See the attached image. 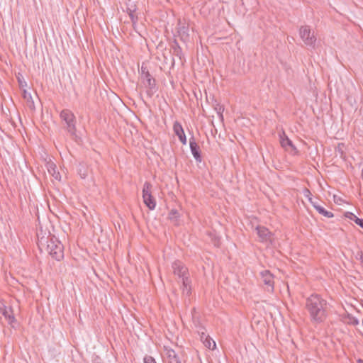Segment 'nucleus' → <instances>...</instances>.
<instances>
[{
  "mask_svg": "<svg viewBox=\"0 0 363 363\" xmlns=\"http://www.w3.org/2000/svg\"><path fill=\"white\" fill-rule=\"evenodd\" d=\"M306 309L309 313L312 323H322L328 316V303L318 294H312L306 298Z\"/></svg>",
  "mask_w": 363,
  "mask_h": 363,
  "instance_id": "f257e3e1",
  "label": "nucleus"
},
{
  "mask_svg": "<svg viewBox=\"0 0 363 363\" xmlns=\"http://www.w3.org/2000/svg\"><path fill=\"white\" fill-rule=\"evenodd\" d=\"M38 247L40 250L43 248L52 257V258L60 261L64 257V246L54 236L46 238H41L38 239Z\"/></svg>",
  "mask_w": 363,
  "mask_h": 363,
  "instance_id": "f03ea898",
  "label": "nucleus"
},
{
  "mask_svg": "<svg viewBox=\"0 0 363 363\" xmlns=\"http://www.w3.org/2000/svg\"><path fill=\"white\" fill-rule=\"evenodd\" d=\"M61 120L64 122V128L72 137H76V118L72 111L63 109L60 114Z\"/></svg>",
  "mask_w": 363,
  "mask_h": 363,
  "instance_id": "7ed1b4c3",
  "label": "nucleus"
},
{
  "mask_svg": "<svg viewBox=\"0 0 363 363\" xmlns=\"http://www.w3.org/2000/svg\"><path fill=\"white\" fill-rule=\"evenodd\" d=\"M152 184L145 182L143 188V199L144 203L150 210H154L156 206V201L152 195Z\"/></svg>",
  "mask_w": 363,
  "mask_h": 363,
  "instance_id": "20e7f679",
  "label": "nucleus"
},
{
  "mask_svg": "<svg viewBox=\"0 0 363 363\" xmlns=\"http://www.w3.org/2000/svg\"><path fill=\"white\" fill-rule=\"evenodd\" d=\"M299 35L305 45L314 48L316 38L314 33L311 32L309 26H301L299 30Z\"/></svg>",
  "mask_w": 363,
  "mask_h": 363,
  "instance_id": "39448f33",
  "label": "nucleus"
},
{
  "mask_svg": "<svg viewBox=\"0 0 363 363\" xmlns=\"http://www.w3.org/2000/svg\"><path fill=\"white\" fill-rule=\"evenodd\" d=\"M172 269L174 275L178 276L181 281L189 277V270L187 267L179 260H176L172 263Z\"/></svg>",
  "mask_w": 363,
  "mask_h": 363,
  "instance_id": "423d86ee",
  "label": "nucleus"
},
{
  "mask_svg": "<svg viewBox=\"0 0 363 363\" xmlns=\"http://www.w3.org/2000/svg\"><path fill=\"white\" fill-rule=\"evenodd\" d=\"M143 84L147 89L146 93L149 97H152L157 91L155 79L151 76L150 72L146 73V77H142Z\"/></svg>",
  "mask_w": 363,
  "mask_h": 363,
  "instance_id": "0eeeda50",
  "label": "nucleus"
},
{
  "mask_svg": "<svg viewBox=\"0 0 363 363\" xmlns=\"http://www.w3.org/2000/svg\"><path fill=\"white\" fill-rule=\"evenodd\" d=\"M261 279L267 286V290L273 292L274 289V276L269 270H264L260 272Z\"/></svg>",
  "mask_w": 363,
  "mask_h": 363,
  "instance_id": "6e6552de",
  "label": "nucleus"
},
{
  "mask_svg": "<svg viewBox=\"0 0 363 363\" xmlns=\"http://www.w3.org/2000/svg\"><path fill=\"white\" fill-rule=\"evenodd\" d=\"M257 234L262 242H272L273 234L265 227L258 225L256 227Z\"/></svg>",
  "mask_w": 363,
  "mask_h": 363,
  "instance_id": "1a4fd4ad",
  "label": "nucleus"
},
{
  "mask_svg": "<svg viewBox=\"0 0 363 363\" xmlns=\"http://www.w3.org/2000/svg\"><path fill=\"white\" fill-rule=\"evenodd\" d=\"M279 136L280 143L283 148L293 154L298 152L296 147L293 144L292 141L285 134L284 131H282V133L279 134Z\"/></svg>",
  "mask_w": 363,
  "mask_h": 363,
  "instance_id": "9d476101",
  "label": "nucleus"
},
{
  "mask_svg": "<svg viewBox=\"0 0 363 363\" xmlns=\"http://www.w3.org/2000/svg\"><path fill=\"white\" fill-rule=\"evenodd\" d=\"M173 130H174L175 135L178 136L180 142L183 145H186V138L184 134V129H183L182 125L178 121L174 122V123L173 125Z\"/></svg>",
  "mask_w": 363,
  "mask_h": 363,
  "instance_id": "9b49d317",
  "label": "nucleus"
},
{
  "mask_svg": "<svg viewBox=\"0 0 363 363\" xmlns=\"http://www.w3.org/2000/svg\"><path fill=\"white\" fill-rule=\"evenodd\" d=\"M0 313L4 316L9 324H11L16 320L11 308L6 307L2 303H0Z\"/></svg>",
  "mask_w": 363,
  "mask_h": 363,
  "instance_id": "f8f14e48",
  "label": "nucleus"
},
{
  "mask_svg": "<svg viewBox=\"0 0 363 363\" xmlns=\"http://www.w3.org/2000/svg\"><path fill=\"white\" fill-rule=\"evenodd\" d=\"M189 145H190L191 152L194 157L195 158V160L198 162H201V152H200V147H199V145L196 143L194 138H191L189 139Z\"/></svg>",
  "mask_w": 363,
  "mask_h": 363,
  "instance_id": "ddd939ff",
  "label": "nucleus"
},
{
  "mask_svg": "<svg viewBox=\"0 0 363 363\" xmlns=\"http://www.w3.org/2000/svg\"><path fill=\"white\" fill-rule=\"evenodd\" d=\"M164 351L168 359V363H182L180 358L174 350L164 347Z\"/></svg>",
  "mask_w": 363,
  "mask_h": 363,
  "instance_id": "4468645a",
  "label": "nucleus"
},
{
  "mask_svg": "<svg viewBox=\"0 0 363 363\" xmlns=\"http://www.w3.org/2000/svg\"><path fill=\"white\" fill-rule=\"evenodd\" d=\"M312 205L315 208V210L323 216L326 218H333L334 216L332 212L325 210L323 206L318 204L316 202H312Z\"/></svg>",
  "mask_w": 363,
  "mask_h": 363,
  "instance_id": "2eb2a0df",
  "label": "nucleus"
},
{
  "mask_svg": "<svg viewBox=\"0 0 363 363\" xmlns=\"http://www.w3.org/2000/svg\"><path fill=\"white\" fill-rule=\"evenodd\" d=\"M182 294L184 295L189 296L190 294H191V280L189 279V278H185V279L182 281Z\"/></svg>",
  "mask_w": 363,
  "mask_h": 363,
  "instance_id": "dca6fc26",
  "label": "nucleus"
},
{
  "mask_svg": "<svg viewBox=\"0 0 363 363\" xmlns=\"http://www.w3.org/2000/svg\"><path fill=\"white\" fill-rule=\"evenodd\" d=\"M48 172H50V174H52V176L56 180H59V181L60 180V179H61L60 174L59 172L56 171V167L53 163L49 164Z\"/></svg>",
  "mask_w": 363,
  "mask_h": 363,
  "instance_id": "f3484780",
  "label": "nucleus"
},
{
  "mask_svg": "<svg viewBox=\"0 0 363 363\" xmlns=\"http://www.w3.org/2000/svg\"><path fill=\"white\" fill-rule=\"evenodd\" d=\"M203 344L207 348L211 350H214L216 347V342L209 336H206Z\"/></svg>",
  "mask_w": 363,
  "mask_h": 363,
  "instance_id": "a211bd4d",
  "label": "nucleus"
},
{
  "mask_svg": "<svg viewBox=\"0 0 363 363\" xmlns=\"http://www.w3.org/2000/svg\"><path fill=\"white\" fill-rule=\"evenodd\" d=\"M303 195L305 197L308 198V201L311 202V203L312 204V202H314L313 201V199L311 198V193L309 189H308L307 188H305L303 190Z\"/></svg>",
  "mask_w": 363,
  "mask_h": 363,
  "instance_id": "6ab92c4d",
  "label": "nucleus"
},
{
  "mask_svg": "<svg viewBox=\"0 0 363 363\" xmlns=\"http://www.w3.org/2000/svg\"><path fill=\"white\" fill-rule=\"evenodd\" d=\"M353 217H354V223L359 225L361 228H363V219L362 218H359L358 217H357L355 215H352Z\"/></svg>",
  "mask_w": 363,
  "mask_h": 363,
  "instance_id": "aec40b11",
  "label": "nucleus"
},
{
  "mask_svg": "<svg viewBox=\"0 0 363 363\" xmlns=\"http://www.w3.org/2000/svg\"><path fill=\"white\" fill-rule=\"evenodd\" d=\"M144 363H156V362L152 357L146 355L144 357Z\"/></svg>",
  "mask_w": 363,
  "mask_h": 363,
  "instance_id": "412c9836",
  "label": "nucleus"
},
{
  "mask_svg": "<svg viewBox=\"0 0 363 363\" xmlns=\"http://www.w3.org/2000/svg\"><path fill=\"white\" fill-rule=\"evenodd\" d=\"M23 97L25 99L27 100V101L29 103V102H31L32 104H33V101L32 100V97H31V95L30 93H28L26 91H24L23 92Z\"/></svg>",
  "mask_w": 363,
  "mask_h": 363,
  "instance_id": "4be33fe9",
  "label": "nucleus"
},
{
  "mask_svg": "<svg viewBox=\"0 0 363 363\" xmlns=\"http://www.w3.org/2000/svg\"><path fill=\"white\" fill-rule=\"evenodd\" d=\"M149 72L147 68L143 65L141 66V76L142 77H146V73Z\"/></svg>",
  "mask_w": 363,
  "mask_h": 363,
  "instance_id": "5701e85b",
  "label": "nucleus"
},
{
  "mask_svg": "<svg viewBox=\"0 0 363 363\" xmlns=\"http://www.w3.org/2000/svg\"><path fill=\"white\" fill-rule=\"evenodd\" d=\"M177 210H172L170 213H169V218L170 219H173L174 218H177Z\"/></svg>",
  "mask_w": 363,
  "mask_h": 363,
  "instance_id": "b1692460",
  "label": "nucleus"
},
{
  "mask_svg": "<svg viewBox=\"0 0 363 363\" xmlns=\"http://www.w3.org/2000/svg\"><path fill=\"white\" fill-rule=\"evenodd\" d=\"M79 174L80 175V177L82 178V179H84L86 178V173L85 172H82V169H79Z\"/></svg>",
  "mask_w": 363,
  "mask_h": 363,
  "instance_id": "393cba45",
  "label": "nucleus"
},
{
  "mask_svg": "<svg viewBox=\"0 0 363 363\" xmlns=\"http://www.w3.org/2000/svg\"><path fill=\"white\" fill-rule=\"evenodd\" d=\"M206 336H207L205 333H202L201 335V340L203 342V340H205L206 338Z\"/></svg>",
  "mask_w": 363,
  "mask_h": 363,
  "instance_id": "a878e982",
  "label": "nucleus"
},
{
  "mask_svg": "<svg viewBox=\"0 0 363 363\" xmlns=\"http://www.w3.org/2000/svg\"><path fill=\"white\" fill-rule=\"evenodd\" d=\"M350 214L349 216H347L350 219L354 220V217L352 215H354L352 213H348Z\"/></svg>",
  "mask_w": 363,
  "mask_h": 363,
  "instance_id": "bb28decb",
  "label": "nucleus"
},
{
  "mask_svg": "<svg viewBox=\"0 0 363 363\" xmlns=\"http://www.w3.org/2000/svg\"><path fill=\"white\" fill-rule=\"evenodd\" d=\"M360 260H361V262L363 264V254L362 253L360 257Z\"/></svg>",
  "mask_w": 363,
  "mask_h": 363,
  "instance_id": "cd10ccee",
  "label": "nucleus"
},
{
  "mask_svg": "<svg viewBox=\"0 0 363 363\" xmlns=\"http://www.w3.org/2000/svg\"><path fill=\"white\" fill-rule=\"evenodd\" d=\"M361 177H362V179L363 180V167H362V172H361Z\"/></svg>",
  "mask_w": 363,
  "mask_h": 363,
  "instance_id": "c85d7f7f",
  "label": "nucleus"
},
{
  "mask_svg": "<svg viewBox=\"0 0 363 363\" xmlns=\"http://www.w3.org/2000/svg\"><path fill=\"white\" fill-rule=\"evenodd\" d=\"M18 82L20 83L21 85H22L21 82H22V80H20V79L18 78Z\"/></svg>",
  "mask_w": 363,
  "mask_h": 363,
  "instance_id": "c756f323",
  "label": "nucleus"
},
{
  "mask_svg": "<svg viewBox=\"0 0 363 363\" xmlns=\"http://www.w3.org/2000/svg\"><path fill=\"white\" fill-rule=\"evenodd\" d=\"M359 363H363V361L360 359V360H359Z\"/></svg>",
  "mask_w": 363,
  "mask_h": 363,
  "instance_id": "7c9ffc66",
  "label": "nucleus"
}]
</instances>
